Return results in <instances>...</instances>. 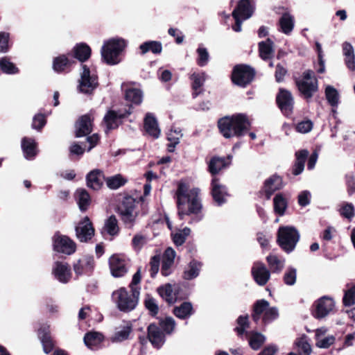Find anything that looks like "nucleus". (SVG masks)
Returning <instances> with one entry per match:
<instances>
[{"label":"nucleus","instance_id":"nucleus-1","mask_svg":"<svg viewBox=\"0 0 355 355\" xmlns=\"http://www.w3.org/2000/svg\"><path fill=\"white\" fill-rule=\"evenodd\" d=\"M178 214L180 219L190 216L189 224L201 221L204 217L202 212V205L199 196V189H189L187 184L180 182L175 192Z\"/></svg>","mask_w":355,"mask_h":355},{"label":"nucleus","instance_id":"nucleus-2","mask_svg":"<svg viewBox=\"0 0 355 355\" xmlns=\"http://www.w3.org/2000/svg\"><path fill=\"white\" fill-rule=\"evenodd\" d=\"M251 123L244 114H236L231 116H225L218 121V127L221 135L227 139L234 137H240L250 130Z\"/></svg>","mask_w":355,"mask_h":355},{"label":"nucleus","instance_id":"nucleus-3","mask_svg":"<svg viewBox=\"0 0 355 355\" xmlns=\"http://www.w3.org/2000/svg\"><path fill=\"white\" fill-rule=\"evenodd\" d=\"M139 295L140 292L136 288L130 289V292H128L122 287L112 293V298L119 311L130 312L136 308Z\"/></svg>","mask_w":355,"mask_h":355},{"label":"nucleus","instance_id":"nucleus-4","mask_svg":"<svg viewBox=\"0 0 355 355\" xmlns=\"http://www.w3.org/2000/svg\"><path fill=\"white\" fill-rule=\"evenodd\" d=\"M300 234L294 226H280L277 232V243L286 253L292 252L299 242Z\"/></svg>","mask_w":355,"mask_h":355},{"label":"nucleus","instance_id":"nucleus-5","mask_svg":"<svg viewBox=\"0 0 355 355\" xmlns=\"http://www.w3.org/2000/svg\"><path fill=\"white\" fill-rule=\"evenodd\" d=\"M126 46V42L121 38H112L104 42L101 48L102 59L110 65L120 62L119 55Z\"/></svg>","mask_w":355,"mask_h":355},{"label":"nucleus","instance_id":"nucleus-6","mask_svg":"<svg viewBox=\"0 0 355 355\" xmlns=\"http://www.w3.org/2000/svg\"><path fill=\"white\" fill-rule=\"evenodd\" d=\"M255 76L254 69L247 64H237L232 71V83L241 87H246L254 80Z\"/></svg>","mask_w":355,"mask_h":355},{"label":"nucleus","instance_id":"nucleus-7","mask_svg":"<svg viewBox=\"0 0 355 355\" xmlns=\"http://www.w3.org/2000/svg\"><path fill=\"white\" fill-rule=\"evenodd\" d=\"M54 250L63 254L71 255L76 252V245L69 237L56 232L53 237Z\"/></svg>","mask_w":355,"mask_h":355},{"label":"nucleus","instance_id":"nucleus-8","mask_svg":"<svg viewBox=\"0 0 355 355\" xmlns=\"http://www.w3.org/2000/svg\"><path fill=\"white\" fill-rule=\"evenodd\" d=\"M335 303L332 298L324 296L315 302L312 311L313 316L316 319L326 317L334 308Z\"/></svg>","mask_w":355,"mask_h":355},{"label":"nucleus","instance_id":"nucleus-9","mask_svg":"<svg viewBox=\"0 0 355 355\" xmlns=\"http://www.w3.org/2000/svg\"><path fill=\"white\" fill-rule=\"evenodd\" d=\"M98 85L97 77L95 75H91L89 68L86 65H83V72L78 85V90L81 93L90 94Z\"/></svg>","mask_w":355,"mask_h":355},{"label":"nucleus","instance_id":"nucleus-10","mask_svg":"<svg viewBox=\"0 0 355 355\" xmlns=\"http://www.w3.org/2000/svg\"><path fill=\"white\" fill-rule=\"evenodd\" d=\"M276 102L284 114L288 116L292 114L294 101L292 94L288 90L279 89L276 96Z\"/></svg>","mask_w":355,"mask_h":355},{"label":"nucleus","instance_id":"nucleus-11","mask_svg":"<svg viewBox=\"0 0 355 355\" xmlns=\"http://www.w3.org/2000/svg\"><path fill=\"white\" fill-rule=\"evenodd\" d=\"M76 235L80 242H87L94 235V229L87 216H85L76 227Z\"/></svg>","mask_w":355,"mask_h":355},{"label":"nucleus","instance_id":"nucleus-12","mask_svg":"<svg viewBox=\"0 0 355 355\" xmlns=\"http://www.w3.org/2000/svg\"><path fill=\"white\" fill-rule=\"evenodd\" d=\"M111 274L114 277H123L128 270V261L120 254H114L109 259Z\"/></svg>","mask_w":355,"mask_h":355},{"label":"nucleus","instance_id":"nucleus-13","mask_svg":"<svg viewBox=\"0 0 355 355\" xmlns=\"http://www.w3.org/2000/svg\"><path fill=\"white\" fill-rule=\"evenodd\" d=\"M296 86L301 96L309 102L314 94L318 91V82L316 78L313 81L308 82L304 80H295Z\"/></svg>","mask_w":355,"mask_h":355},{"label":"nucleus","instance_id":"nucleus-14","mask_svg":"<svg viewBox=\"0 0 355 355\" xmlns=\"http://www.w3.org/2000/svg\"><path fill=\"white\" fill-rule=\"evenodd\" d=\"M131 112L130 107L125 112L109 110L104 116V121L107 128L108 130L116 128L121 123V119L128 116Z\"/></svg>","mask_w":355,"mask_h":355},{"label":"nucleus","instance_id":"nucleus-15","mask_svg":"<svg viewBox=\"0 0 355 355\" xmlns=\"http://www.w3.org/2000/svg\"><path fill=\"white\" fill-rule=\"evenodd\" d=\"M52 273L62 284L68 283L71 278L70 266L66 262L55 261L53 266Z\"/></svg>","mask_w":355,"mask_h":355},{"label":"nucleus","instance_id":"nucleus-16","mask_svg":"<svg viewBox=\"0 0 355 355\" xmlns=\"http://www.w3.org/2000/svg\"><path fill=\"white\" fill-rule=\"evenodd\" d=\"M95 262L94 257L85 255L74 263L73 268L77 275H89L94 270Z\"/></svg>","mask_w":355,"mask_h":355},{"label":"nucleus","instance_id":"nucleus-17","mask_svg":"<svg viewBox=\"0 0 355 355\" xmlns=\"http://www.w3.org/2000/svg\"><path fill=\"white\" fill-rule=\"evenodd\" d=\"M148 338L151 344L157 348H160L165 343V335L160 327L155 324H150L148 327Z\"/></svg>","mask_w":355,"mask_h":355},{"label":"nucleus","instance_id":"nucleus-18","mask_svg":"<svg viewBox=\"0 0 355 355\" xmlns=\"http://www.w3.org/2000/svg\"><path fill=\"white\" fill-rule=\"evenodd\" d=\"M92 130V119L87 114L82 116L76 125V136L81 137L89 135Z\"/></svg>","mask_w":355,"mask_h":355},{"label":"nucleus","instance_id":"nucleus-19","mask_svg":"<svg viewBox=\"0 0 355 355\" xmlns=\"http://www.w3.org/2000/svg\"><path fill=\"white\" fill-rule=\"evenodd\" d=\"M144 130L148 135L154 139H157L161 130L155 117L151 113H147L144 119Z\"/></svg>","mask_w":355,"mask_h":355},{"label":"nucleus","instance_id":"nucleus-20","mask_svg":"<svg viewBox=\"0 0 355 355\" xmlns=\"http://www.w3.org/2000/svg\"><path fill=\"white\" fill-rule=\"evenodd\" d=\"M211 193L214 200L218 205L225 202V198L227 196V193L225 187L219 183L216 178H214L211 181Z\"/></svg>","mask_w":355,"mask_h":355},{"label":"nucleus","instance_id":"nucleus-21","mask_svg":"<svg viewBox=\"0 0 355 355\" xmlns=\"http://www.w3.org/2000/svg\"><path fill=\"white\" fill-rule=\"evenodd\" d=\"M86 180L88 187L94 190H98L103 184L105 177L102 171L94 169L87 174Z\"/></svg>","mask_w":355,"mask_h":355},{"label":"nucleus","instance_id":"nucleus-22","mask_svg":"<svg viewBox=\"0 0 355 355\" xmlns=\"http://www.w3.org/2000/svg\"><path fill=\"white\" fill-rule=\"evenodd\" d=\"M253 6L250 0H240L232 15L239 16L243 19H249L253 14Z\"/></svg>","mask_w":355,"mask_h":355},{"label":"nucleus","instance_id":"nucleus-23","mask_svg":"<svg viewBox=\"0 0 355 355\" xmlns=\"http://www.w3.org/2000/svg\"><path fill=\"white\" fill-rule=\"evenodd\" d=\"M127 84L123 83L121 87L125 91V98L128 102L135 105H139L143 100V92L137 88H128Z\"/></svg>","mask_w":355,"mask_h":355},{"label":"nucleus","instance_id":"nucleus-24","mask_svg":"<svg viewBox=\"0 0 355 355\" xmlns=\"http://www.w3.org/2000/svg\"><path fill=\"white\" fill-rule=\"evenodd\" d=\"M285 259L283 257H279L277 255L268 256V281L270 279V272L279 273L284 267Z\"/></svg>","mask_w":355,"mask_h":355},{"label":"nucleus","instance_id":"nucleus-25","mask_svg":"<svg viewBox=\"0 0 355 355\" xmlns=\"http://www.w3.org/2000/svg\"><path fill=\"white\" fill-rule=\"evenodd\" d=\"M104 337L103 334L96 331H90L84 336L85 345L91 349H97L103 342Z\"/></svg>","mask_w":355,"mask_h":355},{"label":"nucleus","instance_id":"nucleus-26","mask_svg":"<svg viewBox=\"0 0 355 355\" xmlns=\"http://www.w3.org/2000/svg\"><path fill=\"white\" fill-rule=\"evenodd\" d=\"M252 274L255 282L260 286L266 284V268L260 262L254 263L252 268Z\"/></svg>","mask_w":355,"mask_h":355},{"label":"nucleus","instance_id":"nucleus-27","mask_svg":"<svg viewBox=\"0 0 355 355\" xmlns=\"http://www.w3.org/2000/svg\"><path fill=\"white\" fill-rule=\"evenodd\" d=\"M75 61L73 58H69L64 55L58 56L54 58L53 62V70L56 72H62L64 71L68 70L69 67L71 66Z\"/></svg>","mask_w":355,"mask_h":355},{"label":"nucleus","instance_id":"nucleus-28","mask_svg":"<svg viewBox=\"0 0 355 355\" xmlns=\"http://www.w3.org/2000/svg\"><path fill=\"white\" fill-rule=\"evenodd\" d=\"M159 295L168 304H174L177 300L176 293L173 286L167 284L157 288Z\"/></svg>","mask_w":355,"mask_h":355},{"label":"nucleus","instance_id":"nucleus-29","mask_svg":"<svg viewBox=\"0 0 355 355\" xmlns=\"http://www.w3.org/2000/svg\"><path fill=\"white\" fill-rule=\"evenodd\" d=\"M21 148L26 159H33L36 154V144L33 139L24 138L21 141Z\"/></svg>","mask_w":355,"mask_h":355},{"label":"nucleus","instance_id":"nucleus-30","mask_svg":"<svg viewBox=\"0 0 355 355\" xmlns=\"http://www.w3.org/2000/svg\"><path fill=\"white\" fill-rule=\"evenodd\" d=\"M75 197L80 211H86L91 201L90 196L87 191L84 189H78L75 193Z\"/></svg>","mask_w":355,"mask_h":355},{"label":"nucleus","instance_id":"nucleus-31","mask_svg":"<svg viewBox=\"0 0 355 355\" xmlns=\"http://www.w3.org/2000/svg\"><path fill=\"white\" fill-rule=\"evenodd\" d=\"M202 264L196 260H192L188 265L183 273V278L187 280H191L199 275Z\"/></svg>","mask_w":355,"mask_h":355},{"label":"nucleus","instance_id":"nucleus-32","mask_svg":"<svg viewBox=\"0 0 355 355\" xmlns=\"http://www.w3.org/2000/svg\"><path fill=\"white\" fill-rule=\"evenodd\" d=\"M288 202L282 193H277L273 198V209L276 215H284Z\"/></svg>","mask_w":355,"mask_h":355},{"label":"nucleus","instance_id":"nucleus-33","mask_svg":"<svg viewBox=\"0 0 355 355\" xmlns=\"http://www.w3.org/2000/svg\"><path fill=\"white\" fill-rule=\"evenodd\" d=\"M190 79L192 80L191 87L194 91L192 95L193 98H196L200 94V92H198V90L204 85L206 80V74L205 72H194L191 75Z\"/></svg>","mask_w":355,"mask_h":355},{"label":"nucleus","instance_id":"nucleus-34","mask_svg":"<svg viewBox=\"0 0 355 355\" xmlns=\"http://www.w3.org/2000/svg\"><path fill=\"white\" fill-rule=\"evenodd\" d=\"M193 313V306L191 303L184 302L179 306H176L173 309L175 315L180 319H186L189 318Z\"/></svg>","mask_w":355,"mask_h":355},{"label":"nucleus","instance_id":"nucleus-35","mask_svg":"<svg viewBox=\"0 0 355 355\" xmlns=\"http://www.w3.org/2000/svg\"><path fill=\"white\" fill-rule=\"evenodd\" d=\"M279 24L282 32L288 35L294 28V18L288 13H284L279 19Z\"/></svg>","mask_w":355,"mask_h":355},{"label":"nucleus","instance_id":"nucleus-36","mask_svg":"<svg viewBox=\"0 0 355 355\" xmlns=\"http://www.w3.org/2000/svg\"><path fill=\"white\" fill-rule=\"evenodd\" d=\"M226 166L227 162L224 157H214L209 162L208 170L211 175H214Z\"/></svg>","mask_w":355,"mask_h":355},{"label":"nucleus","instance_id":"nucleus-37","mask_svg":"<svg viewBox=\"0 0 355 355\" xmlns=\"http://www.w3.org/2000/svg\"><path fill=\"white\" fill-rule=\"evenodd\" d=\"M74 57L80 62L87 60L91 55L90 47L85 43L77 44L73 48Z\"/></svg>","mask_w":355,"mask_h":355},{"label":"nucleus","instance_id":"nucleus-38","mask_svg":"<svg viewBox=\"0 0 355 355\" xmlns=\"http://www.w3.org/2000/svg\"><path fill=\"white\" fill-rule=\"evenodd\" d=\"M266 311V301L265 300H257L253 306V313L252 314V319L257 322L263 315V320H265Z\"/></svg>","mask_w":355,"mask_h":355},{"label":"nucleus","instance_id":"nucleus-39","mask_svg":"<svg viewBox=\"0 0 355 355\" xmlns=\"http://www.w3.org/2000/svg\"><path fill=\"white\" fill-rule=\"evenodd\" d=\"M182 136L183 135L180 129L171 130L167 135V139L170 141V144L168 145V150L169 152L172 153L174 151L175 146L180 143V139Z\"/></svg>","mask_w":355,"mask_h":355},{"label":"nucleus","instance_id":"nucleus-40","mask_svg":"<svg viewBox=\"0 0 355 355\" xmlns=\"http://www.w3.org/2000/svg\"><path fill=\"white\" fill-rule=\"evenodd\" d=\"M283 187V181L282 177L273 175L268 179V199L272 193L279 190Z\"/></svg>","mask_w":355,"mask_h":355},{"label":"nucleus","instance_id":"nucleus-41","mask_svg":"<svg viewBox=\"0 0 355 355\" xmlns=\"http://www.w3.org/2000/svg\"><path fill=\"white\" fill-rule=\"evenodd\" d=\"M245 336L248 340L250 346L253 349H258L265 340L264 336L257 332L245 333Z\"/></svg>","mask_w":355,"mask_h":355},{"label":"nucleus","instance_id":"nucleus-42","mask_svg":"<svg viewBox=\"0 0 355 355\" xmlns=\"http://www.w3.org/2000/svg\"><path fill=\"white\" fill-rule=\"evenodd\" d=\"M142 54H145L148 51L153 53H160L162 50V44L156 41H148L141 44L139 46Z\"/></svg>","mask_w":355,"mask_h":355},{"label":"nucleus","instance_id":"nucleus-43","mask_svg":"<svg viewBox=\"0 0 355 355\" xmlns=\"http://www.w3.org/2000/svg\"><path fill=\"white\" fill-rule=\"evenodd\" d=\"M38 336L43 345L44 351L46 354H49L53 348V343L49 333L45 329H40Z\"/></svg>","mask_w":355,"mask_h":355},{"label":"nucleus","instance_id":"nucleus-44","mask_svg":"<svg viewBox=\"0 0 355 355\" xmlns=\"http://www.w3.org/2000/svg\"><path fill=\"white\" fill-rule=\"evenodd\" d=\"M104 230L110 236H116L119 234V228L115 216L112 215L105 220Z\"/></svg>","mask_w":355,"mask_h":355},{"label":"nucleus","instance_id":"nucleus-45","mask_svg":"<svg viewBox=\"0 0 355 355\" xmlns=\"http://www.w3.org/2000/svg\"><path fill=\"white\" fill-rule=\"evenodd\" d=\"M0 69L7 74H15L19 72L18 68L7 57L0 58Z\"/></svg>","mask_w":355,"mask_h":355},{"label":"nucleus","instance_id":"nucleus-46","mask_svg":"<svg viewBox=\"0 0 355 355\" xmlns=\"http://www.w3.org/2000/svg\"><path fill=\"white\" fill-rule=\"evenodd\" d=\"M120 215L129 213H135V201L132 197L125 198L121 206L119 207Z\"/></svg>","mask_w":355,"mask_h":355},{"label":"nucleus","instance_id":"nucleus-47","mask_svg":"<svg viewBox=\"0 0 355 355\" xmlns=\"http://www.w3.org/2000/svg\"><path fill=\"white\" fill-rule=\"evenodd\" d=\"M325 96L331 106H338L339 103V94L338 91L334 87L328 85L325 88Z\"/></svg>","mask_w":355,"mask_h":355},{"label":"nucleus","instance_id":"nucleus-48","mask_svg":"<svg viewBox=\"0 0 355 355\" xmlns=\"http://www.w3.org/2000/svg\"><path fill=\"white\" fill-rule=\"evenodd\" d=\"M132 331V326L127 324L116 331L112 338L114 342H121L128 338L130 332Z\"/></svg>","mask_w":355,"mask_h":355},{"label":"nucleus","instance_id":"nucleus-49","mask_svg":"<svg viewBox=\"0 0 355 355\" xmlns=\"http://www.w3.org/2000/svg\"><path fill=\"white\" fill-rule=\"evenodd\" d=\"M238 327L235 328V331L237 332L239 336H245V329L249 326L248 315L245 316L241 315L237 319Z\"/></svg>","mask_w":355,"mask_h":355},{"label":"nucleus","instance_id":"nucleus-50","mask_svg":"<svg viewBox=\"0 0 355 355\" xmlns=\"http://www.w3.org/2000/svg\"><path fill=\"white\" fill-rule=\"evenodd\" d=\"M295 345L298 348L299 355H309L311 352V347L307 340L301 338L295 342Z\"/></svg>","mask_w":355,"mask_h":355},{"label":"nucleus","instance_id":"nucleus-51","mask_svg":"<svg viewBox=\"0 0 355 355\" xmlns=\"http://www.w3.org/2000/svg\"><path fill=\"white\" fill-rule=\"evenodd\" d=\"M125 183V180L121 175H116L107 178L106 184L110 189H116L123 186Z\"/></svg>","mask_w":355,"mask_h":355},{"label":"nucleus","instance_id":"nucleus-52","mask_svg":"<svg viewBox=\"0 0 355 355\" xmlns=\"http://www.w3.org/2000/svg\"><path fill=\"white\" fill-rule=\"evenodd\" d=\"M190 233L191 230L189 227H184L182 230L175 233L173 237L174 243L176 245H182L185 242L187 237Z\"/></svg>","mask_w":355,"mask_h":355},{"label":"nucleus","instance_id":"nucleus-53","mask_svg":"<svg viewBox=\"0 0 355 355\" xmlns=\"http://www.w3.org/2000/svg\"><path fill=\"white\" fill-rule=\"evenodd\" d=\"M159 326L166 334H171L175 329V321L173 318L168 317L159 322Z\"/></svg>","mask_w":355,"mask_h":355},{"label":"nucleus","instance_id":"nucleus-54","mask_svg":"<svg viewBox=\"0 0 355 355\" xmlns=\"http://www.w3.org/2000/svg\"><path fill=\"white\" fill-rule=\"evenodd\" d=\"M343 303L345 306H350L355 304V285L345 291Z\"/></svg>","mask_w":355,"mask_h":355},{"label":"nucleus","instance_id":"nucleus-55","mask_svg":"<svg viewBox=\"0 0 355 355\" xmlns=\"http://www.w3.org/2000/svg\"><path fill=\"white\" fill-rule=\"evenodd\" d=\"M147 241L148 239L146 236L140 234H137L134 236L132 240V245L135 250L139 251Z\"/></svg>","mask_w":355,"mask_h":355},{"label":"nucleus","instance_id":"nucleus-56","mask_svg":"<svg viewBox=\"0 0 355 355\" xmlns=\"http://www.w3.org/2000/svg\"><path fill=\"white\" fill-rule=\"evenodd\" d=\"M296 269L292 267L288 268L284 275V282L288 286L293 285L296 282Z\"/></svg>","mask_w":355,"mask_h":355},{"label":"nucleus","instance_id":"nucleus-57","mask_svg":"<svg viewBox=\"0 0 355 355\" xmlns=\"http://www.w3.org/2000/svg\"><path fill=\"white\" fill-rule=\"evenodd\" d=\"M197 53L198 54V58L197 60V63L200 67L205 66L209 61V53L205 48L199 47L197 49Z\"/></svg>","mask_w":355,"mask_h":355},{"label":"nucleus","instance_id":"nucleus-58","mask_svg":"<svg viewBox=\"0 0 355 355\" xmlns=\"http://www.w3.org/2000/svg\"><path fill=\"white\" fill-rule=\"evenodd\" d=\"M121 216L125 227L128 229H132L135 223L137 213H126L125 214H121Z\"/></svg>","mask_w":355,"mask_h":355},{"label":"nucleus","instance_id":"nucleus-59","mask_svg":"<svg viewBox=\"0 0 355 355\" xmlns=\"http://www.w3.org/2000/svg\"><path fill=\"white\" fill-rule=\"evenodd\" d=\"M335 340L336 338L334 336H329L316 340L315 345L319 348L327 349L335 343Z\"/></svg>","mask_w":355,"mask_h":355},{"label":"nucleus","instance_id":"nucleus-60","mask_svg":"<svg viewBox=\"0 0 355 355\" xmlns=\"http://www.w3.org/2000/svg\"><path fill=\"white\" fill-rule=\"evenodd\" d=\"M354 214V207L352 203H346L340 209V215L346 218L352 219Z\"/></svg>","mask_w":355,"mask_h":355},{"label":"nucleus","instance_id":"nucleus-61","mask_svg":"<svg viewBox=\"0 0 355 355\" xmlns=\"http://www.w3.org/2000/svg\"><path fill=\"white\" fill-rule=\"evenodd\" d=\"M296 130L301 133H307L313 128V123L311 120H305L299 122L296 125Z\"/></svg>","mask_w":355,"mask_h":355},{"label":"nucleus","instance_id":"nucleus-62","mask_svg":"<svg viewBox=\"0 0 355 355\" xmlns=\"http://www.w3.org/2000/svg\"><path fill=\"white\" fill-rule=\"evenodd\" d=\"M145 306L153 315L157 314L159 308L156 300L150 297H147L145 300Z\"/></svg>","mask_w":355,"mask_h":355},{"label":"nucleus","instance_id":"nucleus-63","mask_svg":"<svg viewBox=\"0 0 355 355\" xmlns=\"http://www.w3.org/2000/svg\"><path fill=\"white\" fill-rule=\"evenodd\" d=\"M9 34L1 32L0 33V52L6 53L9 50Z\"/></svg>","mask_w":355,"mask_h":355},{"label":"nucleus","instance_id":"nucleus-64","mask_svg":"<svg viewBox=\"0 0 355 355\" xmlns=\"http://www.w3.org/2000/svg\"><path fill=\"white\" fill-rule=\"evenodd\" d=\"M347 191L349 196H352L355 193V177L352 175L345 176Z\"/></svg>","mask_w":355,"mask_h":355}]
</instances>
